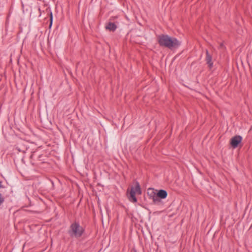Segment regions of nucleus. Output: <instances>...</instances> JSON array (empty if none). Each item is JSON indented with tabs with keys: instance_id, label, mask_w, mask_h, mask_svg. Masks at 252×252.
I'll return each mask as SVG.
<instances>
[{
	"instance_id": "nucleus-6",
	"label": "nucleus",
	"mask_w": 252,
	"mask_h": 252,
	"mask_svg": "<svg viewBox=\"0 0 252 252\" xmlns=\"http://www.w3.org/2000/svg\"><path fill=\"white\" fill-rule=\"evenodd\" d=\"M130 189H133V191H134L135 193H137L138 194H141L140 186L138 182H136L135 187H131Z\"/></svg>"
},
{
	"instance_id": "nucleus-5",
	"label": "nucleus",
	"mask_w": 252,
	"mask_h": 252,
	"mask_svg": "<svg viewBox=\"0 0 252 252\" xmlns=\"http://www.w3.org/2000/svg\"><path fill=\"white\" fill-rule=\"evenodd\" d=\"M105 28L110 31L114 32L117 29V26L114 23L109 22L106 26Z\"/></svg>"
},
{
	"instance_id": "nucleus-9",
	"label": "nucleus",
	"mask_w": 252,
	"mask_h": 252,
	"mask_svg": "<svg viewBox=\"0 0 252 252\" xmlns=\"http://www.w3.org/2000/svg\"><path fill=\"white\" fill-rule=\"evenodd\" d=\"M53 22V15L52 13L50 12V25H49V28H51Z\"/></svg>"
},
{
	"instance_id": "nucleus-2",
	"label": "nucleus",
	"mask_w": 252,
	"mask_h": 252,
	"mask_svg": "<svg viewBox=\"0 0 252 252\" xmlns=\"http://www.w3.org/2000/svg\"><path fill=\"white\" fill-rule=\"evenodd\" d=\"M84 232V229L79 224L75 222L71 224L68 230V234L71 237H80Z\"/></svg>"
},
{
	"instance_id": "nucleus-10",
	"label": "nucleus",
	"mask_w": 252,
	"mask_h": 252,
	"mask_svg": "<svg viewBox=\"0 0 252 252\" xmlns=\"http://www.w3.org/2000/svg\"><path fill=\"white\" fill-rule=\"evenodd\" d=\"M4 201V198L1 196V194L0 193V205Z\"/></svg>"
},
{
	"instance_id": "nucleus-12",
	"label": "nucleus",
	"mask_w": 252,
	"mask_h": 252,
	"mask_svg": "<svg viewBox=\"0 0 252 252\" xmlns=\"http://www.w3.org/2000/svg\"><path fill=\"white\" fill-rule=\"evenodd\" d=\"M3 188V187L1 185V182L0 181V188Z\"/></svg>"
},
{
	"instance_id": "nucleus-1",
	"label": "nucleus",
	"mask_w": 252,
	"mask_h": 252,
	"mask_svg": "<svg viewBox=\"0 0 252 252\" xmlns=\"http://www.w3.org/2000/svg\"><path fill=\"white\" fill-rule=\"evenodd\" d=\"M158 42L160 46L172 49L177 48L180 45V42L176 38H171L168 35L161 34L157 37Z\"/></svg>"
},
{
	"instance_id": "nucleus-8",
	"label": "nucleus",
	"mask_w": 252,
	"mask_h": 252,
	"mask_svg": "<svg viewBox=\"0 0 252 252\" xmlns=\"http://www.w3.org/2000/svg\"><path fill=\"white\" fill-rule=\"evenodd\" d=\"M135 194L136 193H135L134 191H133V189H130L129 196L128 197V199L130 201L134 203L137 202V199L135 197Z\"/></svg>"
},
{
	"instance_id": "nucleus-7",
	"label": "nucleus",
	"mask_w": 252,
	"mask_h": 252,
	"mask_svg": "<svg viewBox=\"0 0 252 252\" xmlns=\"http://www.w3.org/2000/svg\"><path fill=\"white\" fill-rule=\"evenodd\" d=\"M167 191L163 189L159 190L158 191V192L157 193V196L161 199L165 198L167 197Z\"/></svg>"
},
{
	"instance_id": "nucleus-11",
	"label": "nucleus",
	"mask_w": 252,
	"mask_h": 252,
	"mask_svg": "<svg viewBox=\"0 0 252 252\" xmlns=\"http://www.w3.org/2000/svg\"><path fill=\"white\" fill-rule=\"evenodd\" d=\"M223 46V43H220V48H221V47H222Z\"/></svg>"
},
{
	"instance_id": "nucleus-4",
	"label": "nucleus",
	"mask_w": 252,
	"mask_h": 252,
	"mask_svg": "<svg viewBox=\"0 0 252 252\" xmlns=\"http://www.w3.org/2000/svg\"><path fill=\"white\" fill-rule=\"evenodd\" d=\"M205 52L206 55L205 61H206V63L208 64L209 68L211 69L212 68L213 65V63L212 62V56L209 53V51L207 49L206 50Z\"/></svg>"
},
{
	"instance_id": "nucleus-3",
	"label": "nucleus",
	"mask_w": 252,
	"mask_h": 252,
	"mask_svg": "<svg viewBox=\"0 0 252 252\" xmlns=\"http://www.w3.org/2000/svg\"><path fill=\"white\" fill-rule=\"evenodd\" d=\"M242 137L240 135H236L233 137L230 140V144L233 148L238 147L239 143L241 142Z\"/></svg>"
}]
</instances>
